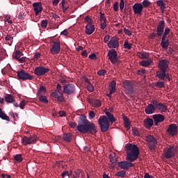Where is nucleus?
Wrapping results in <instances>:
<instances>
[{
    "instance_id": "nucleus-1",
    "label": "nucleus",
    "mask_w": 178,
    "mask_h": 178,
    "mask_svg": "<svg viewBox=\"0 0 178 178\" xmlns=\"http://www.w3.org/2000/svg\"><path fill=\"white\" fill-rule=\"evenodd\" d=\"M78 131L82 133L83 134H87V133H90V134H97V126L95 124L89 122L87 120V117L82 115L79 117V120L77 126Z\"/></svg>"
},
{
    "instance_id": "nucleus-2",
    "label": "nucleus",
    "mask_w": 178,
    "mask_h": 178,
    "mask_svg": "<svg viewBox=\"0 0 178 178\" xmlns=\"http://www.w3.org/2000/svg\"><path fill=\"white\" fill-rule=\"evenodd\" d=\"M105 113L108 118L106 115H102L98 120V124L102 133H106L109 130V127L111 126L109 122L111 123L116 122V118H115L113 114H111L109 111H106Z\"/></svg>"
},
{
    "instance_id": "nucleus-3",
    "label": "nucleus",
    "mask_w": 178,
    "mask_h": 178,
    "mask_svg": "<svg viewBox=\"0 0 178 178\" xmlns=\"http://www.w3.org/2000/svg\"><path fill=\"white\" fill-rule=\"evenodd\" d=\"M125 151L127 153V161L129 162H134L138 159L140 155V149L137 145L129 143L125 145Z\"/></svg>"
},
{
    "instance_id": "nucleus-4",
    "label": "nucleus",
    "mask_w": 178,
    "mask_h": 178,
    "mask_svg": "<svg viewBox=\"0 0 178 178\" xmlns=\"http://www.w3.org/2000/svg\"><path fill=\"white\" fill-rule=\"evenodd\" d=\"M157 33H152L149 35L150 40H154L155 37H162L163 34V31H165V20H161L159 22L157 28H156Z\"/></svg>"
},
{
    "instance_id": "nucleus-5",
    "label": "nucleus",
    "mask_w": 178,
    "mask_h": 178,
    "mask_svg": "<svg viewBox=\"0 0 178 178\" xmlns=\"http://www.w3.org/2000/svg\"><path fill=\"white\" fill-rule=\"evenodd\" d=\"M147 143V147L150 151H155L156 145H158V140L152 135H148L145 137Z\"/></svg>"
},
{
    "instance_id": "nucleus-6",
    "label": "nucleus",
    "mask_w": 178,
    "mask_h": 178,
    "mask_svg": "<svg viewBox=\"0 0 178 178\" xmlns=\"http://www.w3.org/2000/svg\"><path fill=\"white\" fill-rule=\"evenodd\" d=\"M107 56L113 65L115 63H119V57H118V52L114 49H111L108 51Z\"/></svg>"
},
{
    "instance_id": "nucleus-7",
    "label": "nucleus",
    "mask_w": 178,
    "mask_h": 178,
    "mask_svg": "<svg viewBox=\"0 0 178 178\" xmlns=\"http://www.w3.org/2000/svg\"><path fill=\"white\" fill-rule=\"evenodd\" d=\"M152 104H154V106H156V111H159L161 113L168 112V106H166V104L161 103L155 99L152 101Z\"/></svg>"
},
{
    "instance_id": "nucleus-8",
    "label": "nucleus",
    "mask_w": 178,
    "mask_h": 178,
    "mask_svg": "<svg viewBox=\"0 0 178 178\" xmlns=\"http://www.w3.org/2000/svg\"><path fill=\"white\" fill-rule=\"evenodd\" d=\"M176 148L173 146H170L169 147H167L164 150V156L166 158V159H170L172 158H175L176 155Z\"/></svg>"
},
{
    "instance_id": "nucleus-9",
    "label": "nucleus",
    "mask_w": 178,
    "mask_h": 178,
    "mask_svg": "<svg viewBox=\"0 0 178 178\" xmlns=\"http://www.w3.org/2000/svg\"><path fill=\"white\" fill-rule=\"evenodd\" d=\"M17 74L18 79H19L20 80H23L24 81H25V80H31L33 79V76H31L24 70L17 71Z\"/></svg>"
},
{
    "instance_id": "nucleus-10",
    "label": "nucleus",
    "mask_w": 178,
    "mask_h": 178,
    "mask_svg": "<svg viewBox=\"0 0 178 178\" xmlns=\"http://www.w3.org/2000/svg\"><path fill=\"white\" fill-rule=\"evenodd\" d=\"M50 52L52 55H58L60 52V41H52Z\"/></svg>"
},
{
    "instance_id": "nucleus-11",
    "label": "nucleus",
    "mask_w": 178,
    "mask_h": 178,
    "mask_svg": "<svg viewBox=\"0 0 178 178\" xmlns=\"http://www.w3.org/2000/svg\"><path fill=\"white\" fill-rule=\"evenodd\" d=\"M76 92V87L72 83H68L63 86V94L70 95Z\"/></svg>"
},
{
    "instance_id": "nucleus-12",
    "label": "nucleus",
    "mask_w": 178,
    "mask_h": 178,
    "mask_svg": "<svg viewBox=\"0 0 178 178\" xmlns=\"http://www.w3.org/2000/svg\"><path fill=\"white\" fill-rule=\"evenodd\" d=\"M123 88L127 94L131 95L134 93V85L129 81H125L122 83Z\"/></svg>"
},
{
    "instance_id": "nucleus-13",
    "label": "nucleus",
    "mask_w": 178,
    "mask_h": 178,
    "mask_svg": "<svg viewBox=\"0 0 178 178\" xmlns=\"http://www.w3.org/2000/svg\"><path fill=\"white\" fill-rule=\"evenodd\" d=\"M48 72H49V68H47L43 66L36 67L34 70L35 74L38 76V77L41 76H45Z\"/></svg>"
},
{
    "instance_id": "nucleus-14",
    "label": "nucleus",
    "mask_w": 178,
    "mask_h": 178,
    "mask_svg": "<svg viewBox=\"0 0 178 178\" xmlns=\"http://www.w3.org/2000/svg\"><path fill=\"white\" fill-rule=\"evenodd\" d=\"M37 141V135L31 136L29 138L27 136H24L22 138V143L23 145H29L33 144V143H35Z\"/></svg>"
},
{
    "instance_id": "nucleus-15",
    "label": "nucleus",
    "mask_w": 178,
    "mask_h": 178,
    "mask_svg": "<svg viewBox=\"0 0 178 178\" xmlns=\"http://www.w3.org/2000/svg\"><path fill=\"white\" fill-rule=\"evenodd\" d=\"M118 168L124 170H129V168H134V163L126 161H120L118 162Z\"/></svg>"
},
{
    "instance_id": "nucleus-16",
    "label": "nucleus",
    "mask_w": 178,
    "mask_h": 178,
    "mask_svg": "<svg viewBox=\"0 0 178 178\" xmlns=\"http://www.w3.org/2000/svg\"><path fill=\"white\" fill-rule=\"evenodd\" d=\"M51 97L56 98L58 102H63L65 101V97L63 96V93L60 92L59 90H55L51 94Z\"/></svg>"
},
{
    "instance_id": "nucleus-17",
    "label": "nucleus",
    "mask_w": 178,
    "mask_h": 178,
    "mask_svg": "<svg viewBox=\"0 0 178 178\" xmlns=\"http://www.w3.org/2000/svg\"><path fill=\"white\" fill-rule=\"evenodd\" d=\"M32 6L33 8L35 16H38V15L42 12V3L41 2L33 3Z\"/></svg>"
},
{
    "instance_id": "nucleus-18",
    "label": "nucleus",
    "mask_w": 178,
    "mask_h": 178,
    "mask_svg": "<svg viewBox=\"0 0 178 178\" xmlns=\"http://www.w3.org/2000/svg\"><path fill=\"white\" fill-rule=\"evenodd\" d=\"M177 125L175 124H171L167 130V133H168L172 137H175V136L177 134Z\"/></svg>"
},
{
    "instance_id": "nucleus-19",
    "label": "nucleus",
    "mask_w": 178,
    "mask_h": 178,
    "mask_svg": "<svg viewBox=\"0 0 178 178\" xmlns=\"http://www.w3.org/2000/svg\"><path fill=\"white\" fill-rule=\"evenodd\" d=\"M155 126L162 123L165 120V116L162 114H155L152 115Z\"/></svg>"
},
{
    "instance_id": "nucleus-20",
    "label": "nucleus",
    "mask_w": 178,
    "mask_h": 178,
    "mask_svg": "<svg viewBox=\"0 0 178 178\" xmlns=\"http://www.w3.org/2000/svg\"><path fill=\"white\" fill-rule=\"evenodd\" d=\"M159 69L167 71L169 69V60L166 59L161 60L159 63Z\"/></svg>"
},
{
    "instance_id": "nucleus-21",
    "label": "nucleus",
    "mask_w": 178,
    "mask_h": 178,
    "mask_svg": "<svg viewBox=\"0 0 178 178\" xmlns=\"http://www.w3.org/2000/svg\"><path fill=\"white\" fill-rule=\"evenodd\" d=\"M107 45L108 48H119V40H118V38H111Z\"/></svg>"
},
{
    "instance_id": "nucleus-22",
    "label": "nucleus",
    "mask_w": 178,
    "mask_h": 178,
    "mask_svg": "<svg viewBox=\"0 0 178 178\" xmlns=\"http://www.w3.org/2000/svg\"><path fill=\"white\" fill-rule=\"evenodd\" d=\"M133 10L135 13V15H142L143 14V4L140 3H136L133 7Z\"/></svg>"
},
{
    "instance_id": "nucleus-23",
    "label": "nucleus",
    "mask_w": 178,
    "mask_h": 178,
    "mask_svg": "<svg viewBox=\"0 0 178 178\" xmlns=\"http://www.w3.org/2000/svg\"><path fill=\"white\" fill-rule=\"evenodd\" d=\"M155 111H156V108L154 103L148 104V106L145 108V112L147 115H152Z\"/></svg>"
},
{
    "instance_id": "nucleus-24",
    "label": "nucleus",
    "mask_w": 178,
    "mask_h": 178,
    "mask_svg": "<svg viewBox=\"0 0 178 178\" xmlns=\"http://www.w3.org/2000/svg\"><path fill=\"white\" fill-rule=\"evenodd\" d=\"M94 31H95V26H94V24H87L85 28L86 34L88 35H91Z\"/></svg>"
},
{
    "instance_id": "nucleus-25",
    "label": "nucleus",
    "mask_w": 178,
    "mask_h": 178,
    "mask_svg": "<svg viewBox=\"0 0 178 178\" xmlns=\"http://www.w3.org/2000/svg\"><path fill=\"white\" fill-rule=\"evenodd\" d=\"M156 77H158L160 80L166 81V71L163 70H160L156 72Z\"/></svg>"
},
{
    "instance_id": "nucleus-26",
    "label": "nucleus",
    "mask_w": 178,
    "mask_h": 178,
    "mask_svg": "<svg viewBox=\"0 0 178 178\" xmlns=\"http://www.w3.org/2000/svg\"><path fill=\"white\" fill-rule=\"evenodd\" d=\"M143 123L146 129H151L154 126V120L152 118H146L144 120Z\"/></svg>"
},
{
    "instance_id": "nucleus-27",
    "label": "nucleus",
    "mask_w": 178,
    "mask_h": 178,
    "mask_svg": "<svg viewBox=\"0 0 178 178\" xmlns=\"http://www.w3.org/2000/svg\"><path fill=\"white\" fill-rule=\"evenodd\" d=\"M118 156L115 153H113L109 155V159L111 165H113V166H116L118 165Z\"/></svg>"
},
{
    "instance_id": "nucleus-28",
    "label": "nucleus",
    "mask_w": 178,
    "mask_h": 178,
    "mask_svg": "<svg viewBox=\"0 0 178 178\" xmlns=\"http://www.w3.org/2000/svg\"><path fill=\"white\" fill-rule=\"evenodd\" d=\"M63 140L67 143H72L73 140V136L70 133H65L63 134Z\"/></svg>"
},
{
    "instance_id": "nucleus-29",
    "label": "nucleus",
    "mask_w": 178,
    "mask_h": 178,
    "mask_svg": "<svg viewBox=\"0 0 178 178\" xmlns=\"http://www.w3.org/2000/svg\"><path fill=\"white\" fill-rule=\"evenodd\" d=\"M5 101L8 104H13V102H15V100L12 95L7 94L5 96Z\"/></svg>"
},
{
    "instance_id": "nucleus-30",
    "label": "nucleus",
    "mask_w": 178,
    "mask_h": 178,
    "mask_svg": "<svg viewBox=\"0 0 178 178\" xmlns=\"http://www.w3.org/2000/svg\"><path fill=\"white\" fill-rule=\"evenodd\" d=\"M164 0H159L156 1L157 6H160V10L161 12H164L165 9H166V4L163 3Z\"/></svg>"
},
{
    "instance_id": "nucleus-31",
    "label": "nucleus",
    "mask_w": 178,
    "mask_h": 178,
    "mask_svg": "<svg viewBox=\"0 0 178 178\" xmlns=\"http://www.w3.org/2000/svg\"><path fill=\"white\" fill-rule=\"evenodd\" d=\"M0 118L3 120H6V122H10V120L9 119V116H8L3 111H2V108H0Z\"/></svg>"
},
{
    "instance_id": "nucleus-32",
    "label": "nucleus",
    "mask_w": 178,
    "mask_h": 178,
    "mask_svg": "<svg viewBox=\"0 0 178 178\" xmlns=\"http://www.w3.org/2000/svg\"><path fill=\"white\" fill-rule=\"evenodd\" d=\"M116 91V82L112 81L110 83V94H113Z\"/></svg>"
},
{
    "instance_id": "nucleus-33",
    "label": "nucleus",
    "mask_w": 178,
    "mask_h": 178,
    "mask_svg": "<svg viewBox=\"0 0 178 178\" xmlns=\"http://www.w3.org/2000/svg\"><path fill=\"white\" fill-rule=\"evenodd\" d=\"M90 104H92L94 108H99V106H101V100L99 99L92 100L90 102Z\"/></svg>"
},
{
    "instance_id": "nucleus-34",
    "label": "nucleus",
    "mask_w": 178,
    "mask_h": 178,
    "mask_svg": "<svg viewBox=\"0 0 178 178\" xmlns=\"http://www.w3.org/2000/svg\"><path fill=\"white\" fill-rule=\"evenodd\" d=\"M138 56L142 59H148V58H149V54L145 52H138Z\"/></svg>"
},
{
    "instance_id": "nucleus-35",
    "label": "nucleus",
    "mask_w": 178,
    "mask_h": 178,
    "mask_svg": "<svg viewBox=\"0 0 178 178\" xmlns=\"http://www.w3.org/2000/svg\"><path fill=\"white\" fill-rule=\"evenodd\" d=\"M19 56H23V53L20 50H16L13 54V58L17 59Z\"/></svg>"
},
{
    "instance_id": "nucleus-36",
    "label": "nucleus",
    "mask_w": 178,
    "mask_h": 178,
    "mask_svg": "<svg viewBox=\"0 0 178 178\" xmlns=\"http://www.w3.org/2000/svg\"><path fill=\"white\" fill-rule=\"evenodd\" d=\"M14 159L18 163H20V162H23V156H22V154H15V155H14Z\"/></svg>"
},
{
    "instance_id": "nucleus-37",
    "label": "nucleus",
    "mask_w": 178,
    "mask_h": 178,
    "mask_svg": "<svg viewBox=\"0 0 178 178\" xmlns=\"http://www.w3.org/2000/svg\"><path fill=\"white\" fill-rule=\"evenodd\" d=\"M45 92H47L45 86H41L38 91V95H42L43 94H45Z\"/></svg>"
},
{
    "instance_id": "nucleus-38",
    "label": "nucleus",
    "mask_w": 178,
    "mask_h": 178,
    "mask_svg": "<svg viewBox=\"0 0 178 178\" xmlns=\"http://www.w3.org/2000/svg\"><path fill=\"white\" fill-rule=\"evenodd\" d=\"M161 45L162 48H163V49H168V48L169 47V40L161 41Z\"/></svg>"
},
{
    "instance_id": "nucleus-39",
    "label": "nucleus",
    "mask_w": 178,
    "mask_h": 178,
    "mask_svg": "<svg viewBox=\"0 0 178 178\" xmlns=\"http://www.w3.org/2000/svg\"><path fill=\"white\" fill-rule=\"evenodd\" d=\"M115 176L117 177H122V178L126 177V171L124 170L119 171L117 173H115Z\"/></svg>"
},
{
    "instance_id": "nucleus-40",
    "label": "nucleus",
    "mask_w": 178,
    "mask_h": 178,
    "mask_svg": "<svg viewBox=\"0 0 178 178\" xmlns=\"http://www.w3.org/2000/svg\"><path fill=\"white\" fill-rule=\"evenodd\" d=\"M6 41H9L8 42V45H12L13 42V37L12 36V35H7L5 38Z\"/></svg>"
},
{
    "instance_id": "nucleus-41",
    "label": "nucleus",
    "mask_w": 178,
    "mask_h": 178,
    "mask_svg": "<svg viewBox=\"0 0 178 178\" xmlns=\"http://www.w3.org/2000/svg\"><path fill=\"white\" fill-rule=\"evenodd\" d=\"M39 101L40 102H42L43 104H48V102H49L48 99H47V97L44 96L42 95H40Z\"/></svg>"
},
{
    "instance_id": "nucleus-42",
    "label": "nucleus",
    "mask_w": 178,
    "mask_h": 178,
    "mask_svg": "<svg viewBox=\"0 0 178 178\" xmlns=\"http://www.w3.org/2000/svg\"><path fill=\"white\" fill-rule=\"evenodd\" d=\"M137 73L139 76H143L144 79L147 77V75L145 74V73H147V71L145 70V69L138 70Z\"/></svg>"
},
{
    "instance_id": "nucleus-43",
    "label": "nucleus",
    "mask_w": 178,
    "mask_h": 178,
    "mask_svg": "<svg viewBox=\"0 0 178 178\" xmlns=\"http://www.w3.org/2000/svg\"><path fill=\"white\" fill-rule=\"evenodd\" d=\"M62 8H63V12L65 13L67 9H69V6L66 5V1L65 0H62Z\"/></svg>"
},
{
    "instance_id": "nucleus-44",
    "label": "nucleus",
    "mask_w": 178,
    "mask_h": 178,
    "mask_svg": "<svg viewBox=\"0 0 178 178\" xmlns=\"http://www.w3.org/2000/svg\"><path fill=\"white\" fill-rule=\"evenodd\" d=\"M151 63H152V60H143V61L140 62L141 66H145V67L149 66V65H151Z\"/></svg>"
},
{
    "instance_id": "nucleus-45",
    "label": "nucleus",
    "mask_w": 178,
    "mask_h": 178,
    "mask_svg": "<svg viewBox=\"0 0 178 178\" xmlns=\"http://www.w3.org/2000/svg\"><path fill=\"white\" fill-rule=\"evenodd\" d=\"M165 81H158L156 83V86L158 87L159 88H165Z\"/></svg>"
},
{
    "instance_id": "nucleus-46",
    "label": "nucleus",
    "mask_w": 178,
    "mask_h": 178,
    "mask_svg": "<svg viewBox=\"0 0 178 178\" xmlns=\"http://www.w3.org/2000/svg\"><path fill=\"white\" fill-rule=\"evenodd\" d=\"M100 22L101 23H103V22L106 23L107 19H106V17H105L104 13H100Z\"/></svg>"
},
{
    "instance_id": "nucleus-47",
    "label": "nucleus",
    "mask_w": 178,
    "mask_h": 178,
    "mask_svg": "<svg viewBox=\"0 0 178 178\" xmlns=\"http://www.w3.org/2000/svg\"><path fill=\"white\" fill-rule=\"evenodd\" d=\"M124 48L125 49H131V44L129 43V42L126 40L124 43Z\"/></svg>"
},
{
    "instance_id": "nucleus-48",
    "label": "nucleus",
    "mask_w": 178,
    "mask_h": 178,
    "mask_svg": "<svg viewBox=\"0 0 178 178\" xmlns=\"http://www.w3.org/2000/svg\"><path fill=\"white\" fill-rule=\"evenodd\" d=\"M149 5H151V2L148 0H144L142 3V6H143V8H148Z\"/></svg>"
},
{
    "instance_id": "nucleus-49",
    "label": "nucleus",
    "mask_w": 178,
    "mask_h": 178,
    "mask_svg": "<svg viewBox=\"0 0 178 178\" xmlns=\"http://www.w3.org/2000/svg\"><path fill=\"white\" fill-rule=\"evenodd\" d=\"M48 26V20H42L41 22V27L42 29H47V26Z\"/></svg>"
},
{
    "instance_id": "nucleus-50",
    "label": "nucleus",
    "mask_w": 178,
    "mask_h": 178,
    "mask_svg": "<svg viewBox=\"0 0 178 178\" xmlns=\"http://www.w3.org/2000/svg\"><path fill=\"white\" fill-rule=\"evenodd\" d=\"M16 60H17L18 62H19V63H24V62H26V57L24 56H19L17 58H16Z\"/></svg>"
},
{
    "instance_id": "nucleus-51",
    "label": "nucleus",
    "mask_w": 178,
    "mask_h": 178,
    "mask_svg": "<svg viewBox=\"0 0 178 178\" xmlns=\"http://www.w3.org/2000/svg\"><path fill=\"white\" fill-rule=\"evenodd\" d=\"M85 21L86 22V23H88V24H92V19H91V17H90V16L87 15L85 17Z\"/></svg>"
},
{
    "instance_id": "nucleus-52",
    "label": "nucleus",
    "mask_w": 178,
    "mask_h": 178,
    "mask_svg": "<svg viewBox=\"0 0 178 178\" xmlns=\"http://www.w3.org/2000/svg\"><path fill=\"white\" fill-rule=\"evenodd\" d=\"M41 58V53L40 52H36L34 54V60H38Z\"/></svg>"
},
{
    "instance_id": "nucleus-53",
    "label": "nucleus",
    "mask_w": 178,
    "mask_h": 178,
    "mask_svg": "<svg viewBox=\"0 0 178 178\" xmlns=\"http://www.w3.org/2000/svg\"><path fill=\"white\" fill-rule=\"evenodd\" d=\"M97 74L99 76H105V74H106V70H101L97 72Z\"/></svg>"
},
{
    "instance_id": "nucleus-54",
    "label": "nucleus",
    "mask_w": 178,
    "mask_h": 178,
    "mask_svg": "<svg viewBox=\"0 0 178 178\" xmlns=\"http://www.w3.org/2000/svg\"><path fill=\"white\" fill-rule=\"evenodd\" d=\"M132 133L134 136H138V129L136 127H132Z\"/></svg>"
},
{
    "instance_id": "nucleus-55",
    "label": "nucleus",
    "mask_w": 178,
    "mask_h": 178,
    "mask_svg": "<svg viewBox=\"0 0 178 178\" xmlns=\"http://www.w3.org/2000/svg\"><path fill=\"white\" fill-rule=\"evenodd\" d=\"M26 101L22 100L19 104L20 109H24V106H26Z\"/></svg>"
},
{
    "instance_id": "nucleus-56",
    "label": "nucleus",
    "mask_w": 178,
    "mask_h": 178,
    "mask_svg": "<svg viewBox=\"0 0 178 178\" xmlns=\"http://www.w3.org/2000/svg\"><path fill=\"white\" fill-rule=\"evenodd\" d=\"M120 9L121 10H123V9H124V0H120Z\"/></svg>"
},
{
    "instance_id": "nucleus-57",
    "label": "nucleus",
    "mask_w": 178,
    "mask_h": 178,
    "mask_svg": "<svg viewBox=\"0 0 178 178\" xmlns=\"http://www.w3.org/2000/svg\"><path fill=\"white\" fill-rule=\"evenodd\" d=\"M89 118L90 119H94V118H95V113L92 111H90L89 112Z\"/></svg>"
},
{
    "instance_id": "nucleus-58",
    "label": "nucleus",
    "mask_w": 178,
    "mask_h": 178,
    "mask_svg": "<svg viewBox=\"0 0 178 178\" xmlns=\"http://www.w3.org/2000/svg\"><path fill=\"white\" fill-rule=\"evenodd\" d=\"M124 33H125V34L127 35H131V31H130L126 28L124 29Z\"/></svg>"
},
{
    "instance_id": "nucleus-59",
    "label": "nucleus",
    "mask_w": 178,
    "mask_h": 178,
    "mask_svg": "<svg viewBox=\"0 0 178 178\" xmlns=\"http://www.w3.org/2000/svg\"><path fill=\"white\" fill-rule=\"evenodd\" d=\"M110 38H111V36L109 35H106L104 38V42L106 44V42L109 41Z\"/></svg>"
},
{
    "instance_id": "nucleus-60",
    "label": "nucleus",
    "mask_w": 178,
    "mask_h": 178,
    "mask_svg": "<svg viewBox=\"0 0 178 178\" xmlns=\"http://www.w3.org/2000/svg\"><path fill=\"white\" fill-rule=\"evenodd\" d=\"M100 27L102 30H105V29H106V22H102L100 24Z\"/></svg>"
},
{
    "instance_id": "nucleus-61",
    "label": "nucleus",
    "mask_w": 178,
    "mask_h": 178,
    "mask_svg": "<svg viewBox=\"0 0 178 178\" xmlns=\"http://www.w3.org/2000/svg\"><path fill=\"white\" fill-rule=\"evenodd\" d=\"M124 127H125V129H127V130H130V129H131V124H130V122H126V123H124Z\"/></svg>"
},
{
    "instance_id": "nucleus-62",
    "label": "nucleus",
    "mask_w": 178,
    "mask_h": 178,
    "mask_svg": "<svg viewBox=\"0 0 178 178\" xmlns=\"http://www.w3.org/2000/svg\"><path fill=\"white\" fill-rule=\"evenodd\" d=\"M170 33V28H166L164 30V33L163 34H165V35H168Z\"/></svg>"
},
{
    "instance_id": "nucleus-63",
    "label": "nucleus",
    "mask_w": 178,
    "mask_h": 178,
    "mask_svg": "<svg viewBox=\"0 0 178 178\" xmlns=\"http://www.w3.org/2000/svg\"><path fill=\"white\" fill-rule=\"evenodd\" d=\"M88 90L90 91V92H92V91H94V86H92V85L88 86Z\"/></svg>"
},
{
    "instance_id": "nucleus-64",
    "label": "nucleus",
    "mask_w": 178,
    "mask_h": 178,
    "mask_svg": "<svg viewBox=\"0 0 178 178\" xmlns=\"http://www.w3.org/2000/svg\"><path fill=\"white\" fill-rule=\"evenodd\" d=\"M144 178H154V177L152 175H149L148 172H146L145 174Z\"/></svg>"
}]
</instances>
